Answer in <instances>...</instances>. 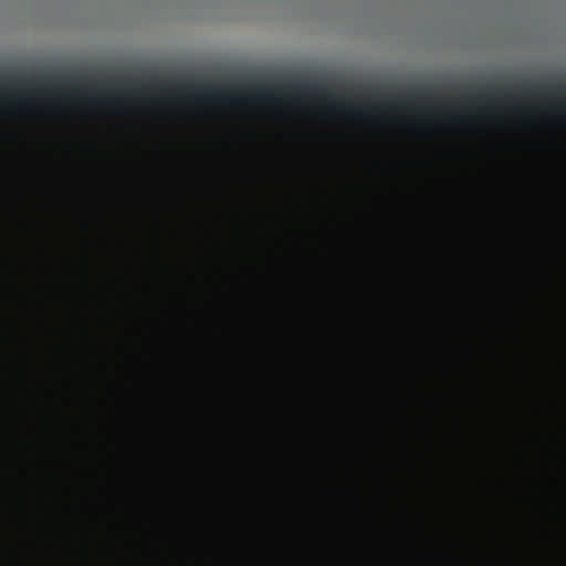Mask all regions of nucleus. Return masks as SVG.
I'll use <instances>...</instances> for the list:
<instances>
[{"instance_id":"obj_1","label":"nucleus","mask_w":566,"mask_h":566,"mask_svg":"<svg viewBox=\"0 0 566 566\" xmlns=\"http://www.w3.org/2000/svg\"><path fill=\"white\" fill-rule=\"evenodd\" d=\"M525 92L528 95H536V93H538V87L536 85H530L525 87Z\"/></svg>"}]
</instances>
